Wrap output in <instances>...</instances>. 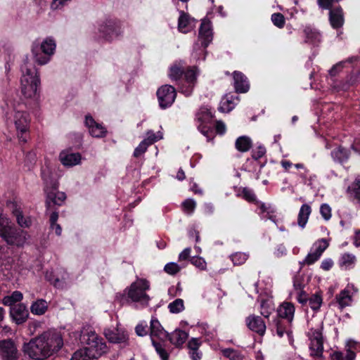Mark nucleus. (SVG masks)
I'll list each match as a JSON object with an SVG mask.
<instances>
[{"label": "nucleus", "instance_id": "6ab92c4d", "mask_svg": "<svg viewBox=\"0 0 360 360\" xmlns=\"http://www.w3.org/2000/svg\"><path fill=\"white\" fill-rule=\"evenodd\" d=\"M104 335L110 342L115 344H126L128 341L127 332L119 328L105 329Z\"/></svg>", "mask_w": 360, "mask_h": 360}, {"label": "nucleus", "instance_id": "9d476101", "mask_svg": "<svg viewBox=\"0 0 360 360\" xmlns=\"http://www.w3.org/2000/svg\"><path fill=\"white\" fill-rule=\"evenodd\" d=\"M168 333L164 330L159 321L153 317L150 320V338L155 351L162 360H168L169 354L165 347V341Z\"/></svg>", "mask_w": 360, "mask_h": 360}, {"label": "nucleus", "instance_id": "a19ab883", "mask_svg": "<svg viewBox=\"0 0 360 360\" xmlns=\"http://www.w3.org/2000/svg\"><path fill=\"white\" fill-rule=\"evenodd\" d=\"M12 226L11 220L6 215L0 213V237L1 238Z\"/></svg>", "mask_w": 360, "mask_h": 360}, {"label": "nucleus", "instance_id": "a18cd8bd", "mask_svg": "<svg viewBox=\"0 0 360 360\" xmlns=\"http://www.w3.org/2000/svg\"><path fill=\"white\" fill-rule=\"evenodd\" d=\"M320 257L321 256H319L314 251H311V250L310 249V252L307 254L304 259L300 262V264L302 266L311 265L314 264L316 261H318L320 259Z\"/></svg>", "mask_w": 360, "mask_h": 360}, {"label": "nucleus", "instance_id": "4468645a", "mask_svg": "<svg viewBox=\"0 0 360 360\" xmlns=\"http://www.w3.org/2000/svg\"><path fill=\"white\" fill-rule=\"evenodd\" d=\"M213 118L211 109L207 107H202L196 113L195 120L198 124L199 131L207 138H210V134L212 133L211 125Z\"/></svg>", "mask_w": 360, "mask_h": 360}, {"label": "nucleus", "instance_id": "e433bc0d", "mask_svg": "<svg viewBox=\"0 0 360 360\" xmlns=\"http://www.w3.org/2000/svg\"><path fill=\"white\" fill-rule=\"evenodd\" d=\"M355 357V353L351 349H347L345 354L335 351L330 354L331 360H354Z\"/></svg>", "mask_w": 360, "mask_h": 360}, {"label": "nucleus", "instance_id": "a211bd4d", "mask_svg": "<svg viewBox=\"0 0 360 360\" xmlns=\"http://www.w3.org/2000/svg\"><path fill=\"white\" fill-rule=\"evenodd\" d=\"M7 206L15 217L16 221L20 227L29 228L32 225V220L31 217L22 214V209L16 202L9 201L7 202Z\"/></svg>", "mask_w": 360, "mask_h": 360}, {"label": "nucleus", "instance_id": "de8ad7c7", "mask_svg": "<svg viewBox=\"0 0 360 360\" xmlns=\"http://www.w3.org/2000/svg\"><path fill=\"white\" fill-rule=\"evenodd\" d=\"M182 207L185 212L191 214L195 209L196 202L193 199L188 198L183 202Z\"/></svg>", "mask_w": 360, "mask_h": 360}, {"label": "nucleus", "instance_id": "1a4fd4ad", "mask_svg": "<svg viewBox=\"0 0 360 360\" xmlns=\"http://www.w3.org/2000/svg\"><path fill=\"white\" fill-rule=\"evenodd\" d=\"M56 47V41L51 37H46L42 41H34L31 51L35 62L40 65L47 64L54 54Z\"/></svg>", "mask_w": 360, "mask_h": 360}, {"label": "nucleus", "instance_id": "393cba45", "mask_svg": "<svg viewBox=\"0 0 360 360\" xmlns=\"http://www.w3.org/2000/svg\"><path fill=\"white\" fill-rule=\"evenodd\" d=\"M59 159L61 163L66 167H73L81 162V155L79 153H70L62 151L60 153Z\"/></svg>", "mask_w": 360, "mask_h": 360}, {"label": "nucleus", "instance_id": "6e6d98bb", "mask_svg": "<svg viewBox=\"0 0 360 360\" xmlns=\"http://www.w3.org/2000/svg\"><path fill=\"white\" fill-rule=\"evenodd\" d=\"M148 326L146 321H143L140 323H139L136 328L135 331L137 335L139 336H145L148 334Z\"/></svg>", "mask_w": 360, "mask_h": 360}, {"label": "nucleus", "instance_id": "bf43d9fd", "mask_svg": "<svg viewBox=\"0 0 360 360\" xmlns=\"http://www.w3.org/2000/svg\"><path fill=\"white\" fill-rule=\"evenodd\" d=\"M266 153V149L264 146H259L257 150L252 151V158L255 160L254 162L262 158Z\"/></svg>", "mask_w": 360, "mask_h": 360}, {"label": "nucleus", "instance_id": "2f4dec72", "mask_svg": "<svg viewBox=\"0 0 360 360\" xmlns=\"http://www.w3.org/2000/svg\"><path fill=\"white\" fill-rule=\"evenodd\" d=\"M23 298L22 293L18 290L13 291L11 295L4 296L2 299V304L5 306L12 307L15 304L20 302Z\"/></svg>", "mask_w": 360, "mask_h": 360}, {"label": "nucleus", "instance_id": "680f3d73", "mask_svg": "<svg viewBox=\"0 0 360 360\" xmlns=\"http://www.w3.org/2000/svg\"><path fill=\"white\" fill-rule=\"evenodd\" d=\"M200 332L205 335L207 340L212 338L213 334L210 331H207L208 325L206 323H202L198 326Z\"/></svg>", "mask_w": 360, "mask_h": 360}, {"label": "nucleus", "instance_id": "aec40b11", "mask_svg": "<svg viewBox=\"0 0 360 360\" xmlns=\"http://www.w3.org/2000/svg\"><path fill=\"white\" fill-rule=\"evenodd\" d=\"M85 126L88 128L89 134L96 138L105 136L107 130L102 124L96 122L91 115H86Z\"/></svg>", "mask_w": 360, "mask_h": 360}, {"label": "nucleus", "instance_id": "a878e982", "mask_svg": "<svg viewBox=\"0 0 360 360\" xmlns=\"http://www.w3.org/2000/svg\"><path fill=\"white\" fill-rule=\"evenodd\" d=\"M234 86L236 92L245 93L249 90L250 86L247 77L240 72H233Z\"/></svg>", "mask_w": 360, "mask_h": 360}, {"label": "nucleus", "instance_id": "69168bd1", "mask_svg": "<svg viewBox=\"0 0 360 360\" xmlns=\"http://www.w3.org/2000/svg\"><path fill=\"white\" fill-rule=\"evenodd\" d=\"M333 261L330 258L323 259L321 264V268L324 271L330 270L333 267Z\"/></svg>", "mask_w": 360, "mask_h": 360}, {"label": "nucleus", "instance_id": "79ce46f5", "mask_svg": "<svg viewBox=\"0 0 360 360\" xmlns=\"http://www.w3.org/2000/svg\"><path fill=\"white\" fill-rule=\"evenodd\" d=\"M169 311L172 314H178L184 310V302L182 299L178 298L168 304Z\"/></svg>", "mask_w": 360, "mask_h": 360}, {"label": "nucleus", "instance_id": "20e7f679", "mask_svg": "<svg viewBox=\"0 0 360 360\" xmlns=\"http://www.w3.org/2000/svg\"><path fill=\"white\" fill-rule=\"evenodd\" d=\"M184 61L175 62L169 68V77L172 80L177 81L182 77L184 74L183 83L181 84L179 89L182 94L188 96L193 92L199 72L196 67L188 68L186 72H184Z\"/></svg>", "mask_w": 360, "mask_h": 360}, {"label": "nucleus", "instance_id": "ddd939ff", "mask_svg": "<svg viewBox=\"0 0 360 360\" xmlns=\"http://www.w3.org/2000/svg\"><path fill=\"white\" fill-rule=\"evenodd\" d=\"M29 238L30 236L27 231L18 229L13 225L2 239L8 245L22 248L27 243Z\"/></svg>", "mask_w": 360, "mask_h": 360}, {"label": "nucleus", "instance_id": "412c9836", "mask_svg": "<svg viewBox=\"0 0 360 360\" xmlns=\"http://www.w3.org/2000/svg\"><path fill=\"white\" fill-rule=\"evenodd\" d=\"M10 316L16 324L20 325L27 320L29 312L25 304H18L11 307Z\"/></svg>", "mask_w": 360, "mask_h": 360}, {"label": "nucleus", "instance_id": "0e129e2a", "mask_svg": "<svg viewBox=\"0 0 360 360\" xmlns=\"http://www.w3.org/2000/svg\"><path fill=\"white\" fill-rule=\"evenodd\" d=\"M308 297L307 293L303 290H300L297 292V300L302 304H307L308 302Z\"/></svg>", "mask_w": 360, "mask_h": 360}, {"label": "nucleus", "instance_id": "4be33fe9", "mask_svg": "<svg viewBox=\"0 0 360 360\" xmlns=\"http://www.w3.org/2000/svg\"><path fill=\"white\" fill-rule=\"evenodd\" d=\"M180 15L178 20V30L182 33H188L195 27V20L190 17L189 15L184 11L179 12Z\"/></svg>", "mask_w": 360, "mask_h": 360}, {"label": "nucleus", "instance_id": "2eb2a0df", "mask_svg": "<svg viewBox=\"0 0 360 360\" xmlns=\"http://www.w3.org/2000/svg\"><path fill=\"white\" fill-rule=\"evenodd\" d=\"M175 89L171 85H163L157 91V96L159 105L162 109H165L172 105L176 98Z\"/></svg>", "mask_w": 360, "mask_h": 360}, {"label": "nucleus", "instance_id": "052dcab7", "mask_svg": "<svg viewBox=\"0 0 360 360\" xmlns=\"http://www.w3.org/2000/svg\"><path fill=\"white\" fill-rule=\"evenodd\" d=\"M242 196L243 198L248 201H254L255 200V195L253 191L249 188H245L242 191Z\"/></svg>", "mask_w": 360, "mask_h": 360}, {"label": "nucleus", "instance_id": "7ed1b4c3", "mask_svg": "<svg viewBox=\"0 0 360 360\" xmlns=\"http://www.w3.org/2000/svg\"><path fill=\"white\" fill-rule=\"evenodd\" d=\"M6 105V115L8 120L13 122L19 141L27 142L30 134V115L24 110L25 106L22 104L8 101Z\"/></svg>", "mask_w": 360, "mask_h": 360}, {"label": "nucleus", "instance_id": "0eeeda50", "mask_svg": "<svg viewBox=\"0 0 360 360\" xmlns=\"http://www.w3.org/2000/svg\"><path fill=\"white\" fill-rule=\"evenodd\" d=\"M41 177L46 184L44 187L46 212H48L52 210L53 205L61 206L66 199V195L65 193L58 191V184L51 179L49 170L43 169Z\"/></svg>", "mask_w": 360, "mask_h": 360}, {"label": "nucleus", "instance_id": "ea45409f", "mask_svg": "<svg viewBox=\"0 0 360 360\" xmlns=\"http://www.w3.org/2000/svg\"><path fill=\"white\" fill-rule=\"evenodd\" d=\"M259 212L262 219H269L273 220L274 213L275 212L274 208L271 205H265L264 203H260L259 206Z\"/></svg>", "mask_w": 360, "mask_h": 360}, {"label": "nucleus", "instance_id": "09e8293b", "mask_svg": "<svg viewBox=\"0 0 360 360\" xmlns=\"http://www.w3.org/2000/svg\"><path fill=\"white\" fill-rule=\"evenodd\" d=\"M184 266H180L175 262L167 263L164 268L165 272L170 275H174L178 273Z\"/></svg>", "mask_w": 360, "mask_h": 360}, {"label": "nucleus", "instance_id": "864d4df0", "mask_svg": "<svg viewBox=\"0 0 360 360\" xmlns=\"http://www.w3.org/2000/svg\"><path fill=\"white\" fill-rule=\"evenodd\" d=\"M191 262L192 264H193L195 266L200 269V270H205L206 269L207 263L202 257H193L191 259Z\"/></svg>", "mask_w": 360, "mask_h": 360}, {"label": "nucleus", "instance_id": "72a5a7b5", "mask_svg": "<svg viewBox=\"0 0 360 360\" xmlns=\"http://www.w3.org/2000/svg\"><path fill=\"white\" fill-rule=\"evenodd\" d=\"M356 260V257L353 254L344 253L340 257L339 264L345 269H351L354 266Z\"/></svg>", "mask_w": 360, "mask_h": 360}, {"label": "nucleus", "instance_id": "8fccbe9b", "mask_svg": "<svg viewBox=\"0 0 360 360\" xmlns=\"http://www.w3.org/2000/svg\"><path fill=\"white\" fill-rule=\"evenodd\" d=\"M223 355L231 360H240L241 359L240 353L233 349H221Z\"/></svg>", "mask_w": 360, "mask_h": 360}, {"label": "nucleus", "instance_id": "bb28decb", "mask_svg": "<svg viewBox=\"0 0 360 360\" xmlns=\"http://www.w3.org/2000/svg\"><path fill=\"white\" fill-rule=\"evenodd\" d=\"M329 20L333 28L341 27L344 24L343 11L340 7L331 9L329 13Z\"/></svg>", "mask_w": 360, "mask_h": 360}, {"label": "nucleus", "instance_id": "774afa93", "mask_svg": "<svg viewBox=\"0 0 360 360\" xmlns=\"http://www.w3.org/2000/svg\"><path fill=\"white\" fill-rule=\"evenodd\" d=\"M189 354L193 360H200L202 357V353L198 349L189 350Z\"/></svg>", "mask_w": 360, "mask_h": 360}, {"label": "nucleus", "instance_id": "c03bdc74", "mask_svg": "<svg viewBox=\"0 0 360 360\" xmlns=\"http://www.w3.org/2000/svg\"><path fill=\"white\" fill-rule=\"evenodd\" d=\"M310 307L314 310H318L321 304H322V298L320 295L316 293L312 295L309 299L308 302Z\"/></svg>", "mask_w": 360, "mask_h": 360}, {"label": "nucleus", "instance_id": "58836bf2", "mask_svg": "<svg viewBox=\"0 0 360 360\" xmlns=\"http://www.w3.org/2000/svg\"><path fill=\"white\" fill-rule=\"evenodd\" d=\"M331 156L335 161L343 162L348 159L349 153L346 149L338 147L331 152Z\"/></svg>", "mask_w": 360, "mask_h": 360}, {"label": "nucleus", "instance_id": "6e6552de", "mask_svg": "<svg viewBox=\"0 0 360 360\" xmlns=\"http://www.w3.org/2000/svg\"><path fill=\"white\" fill-rule=\"evenodd\" d=\"M277 312L278 316L286 320V321L283 320L277 321L276 323V334L279 338H283L285 334L289 342L292 343V335L290 326L294 317L295 307L290 302H283L278 307Z\"/></svg>", "mask_w": 360, "mask_h": 360}, {"label": "nucleus", "instance_id": "f8f14e48", "mask_svg": "<svg viewBox=\"0 0 360 360\" xmlns=\"http://www.w3.org/2000/svg\"><path fill=\"white\" fill-rule=\"evenodd\" d=\"M97 30L99 37L106 40H112L123 32L120 22L112 19L99 21L97 24Z\"/></svg>", "mask_w": 360, "mask_h": 360}, {"label": "nucleus", "instance_id": "c756f323", "mask_svg": "<svg viewBox=\"0 0 360 360\" xmlns=\"http://www.w3.org/2000/svg\"><path fill=\"white\" fill-rule=\"evenodd\" d=\"M336 300L340 309H343L351 304L352 296L348 289L342 290L337 296Z\"/></svg>", "mask_w": 360, "mask_h": 360}, {"label": "nucleus", "instance_id": "9b49d317", "mask_svg": "<svg viewBox=\"0 0 360 360\" xmlns=\"http://www.w3.org/2000/svg\"><path fill=\"white\" fill-rule=\"evenodd\" d=\"M81 338L82 342L89 346L84 349H89L90 352L96 355V358L107 353L108 349L106 343L94 331L83 333Z\"/></svg>", "mask_w": 360, "mask_h": 360}, {"label": "nucleus", "instance_id": "4d7b16f0", "mask_svg": "<svg viewBox=\"0 0 360 360\" xmlns=\"http://www.w3.org/2000/svg\"><path fill=\"white\" fill-rule=\"evenodd\" d=\"M320 213L323 218L328 221L331 217V208L327 204H323L321 205L320 207Z\"/></svg>", "mask_w": 360, "mask_h": 360}, {"label": "nucleus", "instance_id": "473e14b6", "mask_svg": "<svg viewBox=\"0 0 360 360\" xmlns=\"http://www.w3.org/2000/svg\"><path fill=\"white\" fill-rule=\"evenodd\" d=\"M252 140L247 136L238 137L235 143L236 149L240 152H247L252 146Z\"/></svg>", "mask_w": 360, "mask_h": 360}, {"label": "nucleus", "instance_id": "49530a36", "mask_svg": "<svg viewBox=\"0 0 360 360\" xmlns=\"http://www.w3.org/2000/svg\"><path fill=\"white\" fill-rule=\"evenodd\" d=\"M248 255L243 252H236L231 255V259L234 265H241L245 262Z\"/></svg>", "mask_w": 360, "mask_h": 360}, {"label": "nucleus", "instance_id": "39448f33", "mask_svg": "<svg viewBox=\"0 0 360 360\" xmlns=\"http://www.w3.org/2000/svg\"><path fill=\"white\" fill-rule=\"evenodd\" d=\"M150 288V282L146 278H136V279L127 288L124 294L127 302L134 303L141 308L147 307L150 300L147 291Z\"/></svg>", "mask_w": 360, "mask_h": 360}, {"label": "nucleus", "instance_id": "4c0bfd02", "mask_svg": "<svg viewBox=\"0 0 360 360\" xmlns=\"http://www.w3.org/2000/svg\"><path fill=\"white\" fill-rule=\"evenodd\" d=\"M328 240L325 238H321L316 240L312 245L311 250L321 257L322 254L328 248Z\"/></svg>", "mask_w": 360, "mask_h": 360}, {"label": "nucleus", "instance_id": "f03ea898", "mask_svg": "<svg viewBox=\"0 0 360 360\" xmlns=\"http://www.w3.org/2000/svg\"><path fill=\"white\" fill-rule=\"evenodd\" d=\"M20 91L27 99L37 100L39 95L40 79L34 65L28 59L24 60L20 68Z\"/></svg>", "mask_w": 360, "mask_h": 360}, {"label": "nucleus", "instance_id": "f3484780", "mask_svg": "<svg viewBox=\"0 0 360 360\" xmlns=\"http://www.w3.org/2000/svg\"><path fill=\"white\" fill-rule=\"evenodd\" d=\"M1 360H18V354L15 342L12 340L0 341Z\"/></svg>", "mask_w": 360, "mask_h": 360}, {"label": "nucleus", "instance_id": "37998d69", "mask_svg": "<svg viewBox=\"0 0 360 360\" xmlns=\"http://www.w3.org/2000/svg\"><path fill=\"white\" fill-rule=\"evenodd\" d=\"M162 139V134L160 131L155 133L152 130H148L146 132V137L143 139L150 146Z\"/></svg>", "mask_w": 360, "mask_h": 360}, {"label": "nucleus", "instance_id": "e2e57ef3", "mask_svg": "<svg viewBox=\"0 0 360 360\" xmlns=\"http://www.w3.org/2000/svg\"><path fill=\"white\" fill-rule=\"evenodd\" d=\"M201 345V342L198 338H192L189 340L188 347L189 350H195L198 349L199 347Z\"/></svg>", "mask_w": 360, "mask_h": 360}, {"label": "nucleus", "instance_id": "cd10ccee", "mask_svg": "<svg viewBox=\"0 0 360 360\" xmlns=\"http://www.w3.org/2000/svg\"><path fill=\"white\" fill-rule=\"evenodd\" d=\"M311 212V208L309 205L303 204L301 206L297 216V224L300 228L304 229L306 226Z\"/></svg>", "mask_w": 360, "mask_h": 360}, {"label": "nucleus", "instance_id": "f704fd0d", "mask_svg": "<svg viewBox=\"0 0 360 360\" xmlns=\"http://www.w3.org/2000/svg\"><path fill=\"white\" fill-rule=\"evenodd\" d=\"M48 308L47 302L44 300H38L33 302L30 307V311L33 314L42 315Z\"/></svg>", "mask_w": 360, "mask_h": 360}, {"label": "nucleus", "instance_id": "dca6fc26", "mask_svg": "<svg viewBox=\"0 0 360 360\" xmlns=\"http://www.w3.org/2000/svg\"><path fill=\"white\" fill-rule=\"evenodd\" d=\"M308 335L310 340L309 349L311 355L317 357L321 356L323 350L321 328L311 329Z\"/></svg>", "mask_w": 360, "mask_h": 360}, {"label": "nucleus", "instance_id": "b1692460", "mask_svg": "<svg viewBox=\"0 0 360 360\" xmlns=\"http://www.w3.org/2000/svg\"><path fill=\"white\" fill-rule=\"evenodd\" d=\"M248 327L252 331L263 335L266 331V325L263 319L259 316L252 315L246 319Z\"/></svg>", "mask_w": 360, "mask_h": 360}, {"label": "nucleus", "instance_id": "5701e85b", "mask_svg": "<svg viewBox=\"0 0 360 360\" xmlns=\"http://www.w3.org/2000/svg\"><path fill=\"white\" fill-rule=\"evenodd\" d=\"M304 42L312 46H318L321 41L320 32L314 27L307 25L303 30Z\"/></svg>", "mask_w": 360, "mask_h": 360}, {"label": "nucleus", "instance_id": "338daca9", "mask_svg": "<svg viewBox=\"0 0 360 360\" xmlns=\"http://www.w3.org/2000/svg\"><path fill=\"white\" fill-rule=\"evenodd\" d=\"M191 252V249L190 248H185L179 255V261H186L187 260Z\"/></svg>", "mask_w": 360, "mask_h": 360}, {"label": "nucleus", "instance_id": "423d86ee", "mask_svg": "<svg viewBox=\"0 0 360 360\" xmlns=\"http://www.w3.org/2000/svg\"><path fill=\"white\" fill-rule=\"evenodd\" d=\"M213 38L211 22L207 19L202 20L198 34V41L193 45L191 59L193 61L204 60L206 57V48Z\"/></svg>", "mask_w": 360, "mask_h": 360}, {"label": "nucleus", "instance_id": "c85d7f7f", "mask_svg": "<svg viewBox=\"0 0 360 360\" xmlns=\"http://www.w3.org/2000/svg\"><path fill=\"white\" fill-rule=\"evenodd\" d=\"M188 337V334L182 330H175L168 338L172 344L176 347L182 345Z\"/></svg>", "mask_w": 360, "mask_h": 360}, {"label": "nucleus", "instance_id": "7c9ffc66", "mask_svg": "<svg viewBox=\"0 0 360 360\" xmlns=\"http://www.w3.org/2000/svg\"><path fill=\"white\" fill-rule=\"evenodd\" d=\"M236 104L233 95L226 94L221 99L219 110L223 112H229L234 108Z\"/></svg>", "mask_w": 360, "mask_h": 360}, {"label": "nucleus", "instance_id": "f257e3e1", "mask_svg": "<svg viewBox=\"0 0 360 360\" xmlns=\"http://www.w3.org/2000/svg\"><path fill=\"white\" fill-rule=\"evenodd\" d=\"M63 346L61 335L54 330H48L23 343L22 351L32 359L45 360L56 354Z\"/></svg>", "mask_w": 360, "mask_h": 360}, {"label": "nucleus", "instance_id": "13d9d810", "mask_svg": "<svg viewBox=\"0 0 360 360\" xmlns=\"http://www.w3.org/2000/svg\"><path fill=\"white\" fill-rule=\"evenodd\" d=\"M352 189L355 198L360 202V176L354 180L352 185Z\"/></svg>", "mask_w": 360, "mask_h": 360}, {"label": "nucleus", "instance_id": "c9c22d12", "mask_svg": "<svg viewBox=\"0 0 360 360\" xmlns=\"http://www.w3.org/2000/svg\"><path fill=\"white\" fill-rule=\"evenodd\" d=\"M96 358L95 354L90 352L89 349H80L75 352L72 355L71 360H94Z\"/></svg>", "mask_w": 360, "mask_h": 360}, {"label": "nucleus", "instance_id": "5fc2aeb1", "mask_svg": "<svg viewBox=\"0 0 360 360\" xmlns=\"http://www.w3.org/2000/svg\"><path fill=\"white\" fill-rule=\"evenodd\" d=\"M71 0H53L51 3L50 7L53 11L61 10L63 7L67 6Z\"/></svg>", "mask_w": 360, "mask_h": 360}, {"label": "nucleus", "instance_id": "603ef678", "mask_svg": "<svg viewBox=\"0 0 360 360\" xmlns=\"http://www.w3.org/2000/svg\"><path fill=\"white\" fill-rule=\"evenodd\" d=\"M150 145L148 143H146V141L143 140L139 144V146L134 149V156L138 158L143 155L147 150V148Z\"/></svg>", "mask_w": 360, "mask_h": 360}, {"label": "nucleus", "instance_id": "3c124183", "mask_svg": "<svg viewBox=\"0 0 360 360\" xmlns=\"http://www.w3.org/2000/svg\"><path fill=\"white\" fill-rule=\"evenodd\" d=\"M271 21L274 25L279 28H282L285 25L284 16L279 13H274L271 15Z\"/></svg>", "mask_w": 360, "mask_h": 360}]
</instances>
